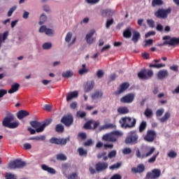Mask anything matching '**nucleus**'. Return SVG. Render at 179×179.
Masks as SVG:
<instances>
[{
	"label": "nucleus",
	"instance_id": "1",
	"mask_svg": "<svg viewBox=\"0 0 179 179\" xmlns=\"http://www.w3.org/2000/svg\"><path fill=\"white\" fill-rule=\"evenodd\" d=\"M15 120V116L10 112H7V116L4 117L2 121V125L6 128H9L10 129H15L19 127V122H13Z\"/></svg>",
	"mask_w": 179,
	"mask_h": 179
},
{
	"label": "nucleus",
	"instance_id": "2",
	"mask_svg": "<svg viewBox=\"0 0 179 179\" xmlns=\"http://www.w3.org/2000/svg\"><path fill=\"white\" fill-rule=\"evenodd\" d=\"M155 150H156V148L151 147L149 150L145 148L141 151L139 149H137L136 151V156L138 159H146V157H150L152 156V153H155Z\"/></svg>",
	"mask_w": 179,
	"mask_h": 179
},
{
	"label": "nucleus",
	"instance_id": "3",
	"mask_svg": "<svg viewBox=\"0 0 179 179\" xmlns=\"http://www.w3.org/2000/svg\"><path fill=\"white\" fill-rule=\"evenodd\" d=\"M120 124L122 128H124L125 129L127 128H134L136 124V119L129 117H122L120 120Z\"/></svg>",
	"mask_w": 179,
	"mask_h": 179
},
{
	"label": "nucleus",
	"instance_id": "4",
	"mask_svg": "<svg viewBox=\"0 0 179 179\" xmlns=\"http://www.w3.org/2000/svg\"><path fill=\"white\" fill-rule=\"evenodd\" d=\"M27 164L26 162L22 161L21 159H17L14 161H11L8 166V169L10 170H16V169H24Z\"/></svg>",
	"mask_w": 179,
	"mask_h": 179
},
{
	"label": "nucleus",
	"instance_id": "5",
	"mask_svg": "<svg viewBox=\"0 0 179 179\" xmlns=\"http://www.w3.org/2000/svg\"><path fill=\"white\" fill-rule=\"evenodd\" d=\"M170 13H171V8L170 7L166 9L159 8L155 13V16L157 17L158 19H167Z\"/></svg>",
	"mask_w": 179,
	"mask_h": 179
},
{
	"label": "nucleus",
	"instance_id": "6",
	"mask_svg": "<svg viewBox=\"0 0 179 179\" xmlns=\"http://www.w3.org/2000/svg\"><path fill=\"white\" fill-rule=\"evenodd\" d=\"M138 139H139V136L136 132L131 131L125 139V143L127 145H136V143H138Z\"/></svg>",
	"mask_w": 179,
	"mask_h": 179
},
{
	"label": "nucleus",
	"instance_id": "7",
	"mask_svg": "<svg viewBox=\"0 0 179 179\" xmlns=\"http://www.w3.org/2000/svg\"><path fill=\"white\" fill-rule=\"evenodd\" d=\"M162 40H166L162 43V45H177V44H179V38H171L170 36H165L162 38Z\"/></svg>",
	"mask_w": 179,
	"mask_h": 179
},
{
	"label": "nucleus",
	"instance_id": "8",
	"mask_svg": "<svg viewBox=\"0 0 179 179\" xmlns=\"http://www.w3.org/2000/svg\"><path fill=\"white\" fill-rule=\"evenodd\" d=\"M138 76L140 79H144L145 80L150 79L153 76V71L143 69L138 73Z\"/></svg>",
	"mask_w": 179,
	"mask_h": 179
},
{
	"label": "nucleus",
	"instance_id": "9",
	"mask_svg": "<svg viewBox=\"0 0 179 179\" xmlns=\"http://www.w3.org/2000/svg\"><path fill=\"white\" fill-rule=\"evenodd\" d=\"M29 124L38 133L43 132L45 129V124H41V122L37 120L31 121Z\"/></svg>",
	"mask_w": 179,
	"mask_h": 179
},
{
	"label": "nucleus",
	"instance_id": "10",
	"mask_svg": "<svg viewBox=\"0 0 179 179\" xmlns=\"http://www.w3.org/2000/svg\"><path fill=\"white\" fill-rule=\"evenodd\" d=\"M135 100V94H127L120 99L121 103H124L126 104H131Z\"/></svg>",
	"mask_w": 179,
	"mask_h": 179
},
{
	"label": "nucleus",
	"instance_id": "11",
	"mask_svg": "<svg viewBox=\"0 0 179 179\" xmlns=\"http://www.w3.org/2000/svg\"><path fill=\"white\" fill-rule=\"evenodd\" d=\"M156 139V131L155 130H148L144 136V141L152 143Z\"/></svg>",
	"mask_w": 179,
	"mask_h": 179
},
{
	"label": "nucleus",
	"instance_id": "12",
	"mask_svg": "<svg viewBox=\"0 0 179 179\" xmlns=\"http://www.w3.org/2000/svg\"><path fill=\"white\" fill-rule=\"evenodd\" d=\"M50 143L53 145H60L61 146L66 145V139L64 138H58L57 137H52L49 140Z\"/></svg>",
	"mask_w": 179,
	"mask_h": 179
},
{
	"label": "nucleus",
	"instance_id": "13",
	"mask_svg": "<svg viewBox=\"0 0 179 179\" xmlns=\"http://www.w3.org/2000/svg\"><path fill=\"white\" fill-rule=\"evenodd\" d=\"M95 169L97 173H101V171H104V170L108 169V163L99 162L95 164Z\"/></svg>",
	"mask_w": 179,
	"mask_h": 179
},
{
	"label": "nucleus",
	"instance_id": "14",
	"mask_svg": "<svg viewBox=\"0 0 179 179\" xmlns=\"http://www.w3.org/2000/svg\"><path fill=\"white\" fill-rule=\"evenodd\" d=\"M162 174V171L160 169H153L152 172H149L147 173L148 178H152L156 179L159 178L160 177V175Z\"/></svg>",
	"mask_w": 179,
	"mask_h": 179
},
{
	"label": "nucleus",
	"instance_id": "15",
	"mask_svg": "<svg viewBox=\"0 0 179 179\" xmlns=\"http://www.w3.org/2000/svg\"><path fill=\"white\" fill-rule=\"evenodd\" d=\"M94 33H96V31L94 29H92L85 36V40L87 44H93V43L96 41V38H92L93 37V36H94Z\"/></svg>",
	"mask_w": 179,
	"mask_h": 179
},
{
	"label": "nucleus",
	"instance_id": "16",
	"mask_svg": "<svg viewBox=\"0 0 179 179\" xmlns=\"http://www.w3.org/2000/svg\"><path fill=\"white\" fill-rule=\"evenodd\" d=\"M102 141H105V142H117V137L114 136L113 132H111L103 135Z\"/></svg>",
	"mask_w": 179,
	"mask_h": 179
},
{
	"label": "nucleus",
	"instance_id": "17",
	"mask_svg": "<svg viewBox=\"0 0 179 179\" xmlns=\"http://www.w3.org/2000/svg\"><path fill=\"white\" fill-rule=\"evenodd\" d=\"M143 171H145V165L143 164H140L136 167L131 168V173L134 174H141Z\"/></svg>",
	"mask_w": 179,
	"mask_h": 179
},
{
	"label": "nucleus",
	"instance_id": "18",
	"mask_svg": "<svg viewBox=\"0 0 179 179\" xmlns=\"http://www.w3.org/2000/svg\"><path fill=\"white\" fill-rule=\"evenodd\" d=\"M129 87V83H124L122 85H120V87L118 88L117 91L115 92V94L116 96H118L119 94H122V93H124L127 89Z\"/></svg>",
	"mask_w": 179,
	"mask_h": 179
},
{
	"label": "nucleus",
	"instance_id": "19",
	"mask_svg": "<svg viewBox=\"0 0 179 179\" xmlns=\"http://www.w3.org/2000/svg\"><path fill=\"white\" fill-rule=\"evenodd\" d=\"M39 33H45L47 36H52L54 30L47 28L45 25H42L39 29Z\"/></svg>",
	"mask_w": 179,
	"mask_h": 179
},
{
	"label": "nucleus",
	"instance_id": "20",
	"mask_svg": "<svg viewBox=\"0 0 179 179\" xmlns=\"http://www.w3.org/2000/svg\"><path fill=\"white\" fill-rule=\"evenodd\" d=\"M169 76V71L166 69H162L158 71L157 73V78L159 80H163V79H166Z\"/></svg>",
	"mask_w": 179,
	"mask_h": 179
},
{
	"label": "nucleus",
	"instance_id": "21",
	"mask_svg": "<svg viewBox=\"0 0 179 179\" xmlns=\"http://www.w3.org/2000/svg\"><path fill=\"white\" fill-rule=\"evenodd\" d=\"M93 87H94V81H89L85 86L84 92L89 93L91 90H93Z\"/></svg>",
	"mask_w": 179,
	"mask_h": 179
},
{
	"label": "nucleus",
	"instance_id": "22",
	"mask_svg": "<svg viewBox=\"0 0 179 179\" xmlns=\"http://www.w3.org/2000/svg\"><path fill=\"white\" fill-rule=\"evenodd\" d=\"M28 115H30V113L27 112V110H20L17 113V117L18 120H23L24 117H27Z\"/></svg>",
	"mask_w": 179,
	"mask_h": 179
},
{
	"label": "nucleus",
	"instance_id": "23",
	"mask_svg": "<svg viewBox=\"0 0 179 179\" xmlns=\"http://www.w3.org/2000/svg\"><path fill=\"white\" fill-rule=\"evenodd\" d=\"M41 169L43 170V171H47L50 174H55L57 171L53 168L49 167L48 166L45 164L41 165Z\"/></svg>",
	"mask_w": 179,
	"mask_h": 179
},
{
	"label": "nucleus",
	"instance_id": "24",
	"mask_svg": "<svg viewBox=\"0 0 179 179\" xmlns=\"http://www.w3.org/2000/svg\"><path fill=\"white\" fill-rule=\"evenodd\" d=\"M19 87H20V85L17 83H15L14 85H11V88L8 91V93L12 94V93H15L19 90Z\"/></svg>",
	"mask_w": 179,
	"mask_h": 179
},
{
	"label": "nucleus",
	"instance_id": "25",
	"mask_svg": "<svg viewBox=\"0 0 179 179\" xmlns=\"http://www.w3.org/2000/svg\"><path fill=\"white\" fill-rule=\"evenodd\" d=\"M76 41V36H72V34L69 33L68 34L69 47H71V45H73V44H75Z\"/></svg>",
	"mask_w": 179,
	"mask_h": 179
},
{
	"label": "nucleus",
	"instance_id": "26",
	"mask_svg": "<svg viewBox=\"0 0 179 179\" xmlns=\"http://www.w3.org/2000/svg\"><path fill=\"white\" fill-rule=\"evenodd\" d=\"M101 97H103V92L101 91H96L92 94V100H98V99H101Z\"/></svg>",
	"mask_w": 179,
	"mask_h": 179
},
{
	"label": "nucleus",
	"instance_id": "27",
	"mask_svg": "<svg viewBox=\"0 0 179 179\" xmlns=\"http://www.w3.org/2000/svg\"><path fill=\"white\" fill-rule=\"evenodd\" d=\"M79 96V92L78 91H73L68 93V100H73V99H77Z\"/></svg>",
	"mask_w": 179,
	"mask_h": 179
},
{
	"label": "nucleus",
	"instance_id": "28",
	"mask_svg": "<svg viewBox=\"0 0 179 179\" xmlns=\"http://www.w3.org/2000/svg\"><path fill=\"white\" fill-rule=\"evenodd\" d=\"M117 113H119V114H122V115L128 114V113H129V110L128 109L127 107L121 106L117 108Z\"/></svg>",
	"mask_w": 179,
	"mask_h": 179
},
{
	"label": "nucleus",
	"instance_id": "29",
	"mask_svg": "<svg viewBox=\"0 0 179 179\" xmlns=\"http://www.w3.org/2000/svg\"><path fill=\"white\" fill-rule=\"evenodd\" d=\"M68 159V157H66L64 154L63 153H59L56 155V159L58 160L59 162H65Z\"/></svg>",
	"mask_w": 179,
	"mask_h": 179
},
{
	"label": "nucleus",
	"instance_id": "30",
	"mask_svg": "<svg viewBox=\"0 0 179 179\" xmlns=\"http://www.w3.org/2000/svg\"><path fill=\"white\" fill-rule=\"evenodd\" d=\"M144 115L146 118H152V117H153V110L150 108H146L144 111Z\"/></svg>",
	"mask_w": 179,
	"mask_h": 179
},
{
	"label": "nucleus",
	"instance_id": "31",
	"mask_svg": "<svg viewBox=\"0 0 179 179\" xmlns=\"http://www.w3.org/2000/svg\"><path fill=\"white\" fill-rule=\"evenodd\" d=\"M171 116V114L170 113V112H166L165 113V114L164 115V117H161L159 119V121L161 122H166L168 120H169L170 117Z\"/></svg>",
	"mask_w": 179,
	"mask_h": 179
},
{
	"label": "nucleus",
	"instance_id": "32",
	"mask_svg": "<svg viewBox=\"0 0 179 179\" xmlns=\"http://www.w3.org/2000/svg\"><path fill=\"white\" fill-rule=\"evenodd\" d=\"M55 131L57 132L58 134H62L64 131L65 130V128L64 127V125L62 124H58L55 126Z\"/></svg>",
	"mask_w": 179,
	"mask_h": 179
},
{
	"label": "nucleus",
	"instance_id": "33",
	"mask_svg": "<svg viewBox=\"0 0 179 179\" xmlns=\"http://www.w3.org/2000/svg\"><path fill=\"white\" fill-rule=\"evenodd\" d=\"M139 38H141V34L136 31H134V33L133 34V37H132V41H134V43H138V40H139Z\"/></svg>",
	"mask_w": 179,
	"mask_h": 179
},
{
	"label": "nucleus",
	"instance_id": "34",
	"mask_svg": "<svg viewBox=\"0 0 179 179\" xmlns=\"http://www.w3.org/2000/svg\"><path fill=\"white\" fill-rule=\"evenodd\" d=\"M28 141H45V136L42 135L31 137L28 139Z\"/></svg>",
	"mask_w": 179,
	"mask_h": 179
},
{
	"label": "nucleus",
	"instance_id": "35",
	"mask_svg": "<svg viewBox=\"0 0 179 179\" xmlns=\"http://www.w3.org/2000/svg\"><path fill=\"white\" fill-rule=\"evenodd\" d=\"M102 15L103 16H113V15H114V11L111 9H106L102 10Z\"/></svg>",
	"mask_w": 179,
	"mask_h": 179
},
{
	"label": "nucleus",
	"instance_id": "36",
	"mask_svg": "<svg viewBox=\"0 0 179 179\" xmlns=\"http://www.w3.org/2000/svg\"><path fill=\"white\" fill-rule=\"evenodd\" d=\"M164 2L163 0H152V6L155 8V6H162Z\"/></svg>",
	"mask_w": 179,
	"mask_h": 179
},
{
	"label": "nucleus",
	"instance_id": "37",
	"mask_svg": "<svg viewBox=\"0 0 179 179\" xmlns=\"http://www.w3.org/2000/svg\"><path fill=\"white\" fill-rule=\"evenodd\" d=\"M111 128H116L115 125L113 124H104L103 126H102L101 128H100V131H103L104 129H110Z\"/></svg>",
	"mask_w": 179,
	"mask_h": 179
},
{
	"label": "nucleus",
	"instance_id": "38",
	"mask_svg": "<svg viewBox=\"0 0 179 179\" xmlns=\"http://www.w3.org/2000/svg\"><path fill=\"white\" fill-rule=\"evenodd\" d=\"M167 156L169 157V159H176V157H177V152L171 150L167 152Z\"/></svg>",
	"mask_w": 179,
	"mask_h": 179
},
{
	"label": "nucleus",
	"instance_id": "39",
	"mask_svg": "<svg viewBox=\"0 0 179 179\" xmlns=\"http://www.w3.org/2000/svg\"><path fill=\"white\" fill-rule=\"evenodd\" d=\"M61 170H62L63 174H64V176H66V174L68 173V164H66V163L62 164Z\"/></svg>",
	"mask_w": 179,
	"mask_h": 179
},
{
	"label": "nucleus",
	"instance_id": "40",
	"mask_svg": "<svg viewBox=\"0 0 179 179\" xmlns=\"http://www.w3.org/2000/svg\"><path fill=\"white\" fill-rule=\"evenodd\" d=\"M6 179H17V176L15 174L10 173H6L5 174Z\"/></svg>",
	"mask_w": 179,
	"mask_h": 179
},
{
	"label": "nucleus",
	"instance_id": "41",
	"mask_svg": "<svg viewBox=\"0 0 179 179\" xmlns=\"http://www.w3.org/2000/svg\"><path fill=\"white\" fill-rule=\"evenodd\" d=\"M148 126V124L146 122L143 121L139 126V132H143L145 129H146V127Z\"/></svg>",
	"mask_w": 179,
	"mask_h": 179
},
{
	"label": "nucleus",
	"instance_id": "42",
	"mask_svg": "<svg viewBox=\"0 0 179 179\" xmlns=\"http://www.w3.org/2000/svg\"><path fill=\"white\" fill-rule=\"evenodd\" d=\"M78 152L80 156H87V150L83 149V148H79L78 149Z\"/></svg>",
	"mask_w": 179,
	"mask_h": 179
},
{
	"label": "nucleus",
	"instance_id": "43",
	"mask_svg": "<svg viewBox=\"0 0 179 179\" xmlns=\"http://www.w3.org/2000/svg\"><path fill=\"white\" fill-rule=\"evenodd\" d=\"M93 145H94V141L92 138H89L83 143V145L85 147L93 146Z\"/></svg>",
	"mask_w": 179,
	"mask_h": 179
},
{
	"label": "nucleus",
	"instance_id": "44",
	"mask_svg": "<svg viewBox=\"0 0 179 179\" xmlns=\"http://www.w3.org/2000/svg\"><path fill=\"white\" fill-rule=\"evenodd\" d=\"M131 36H132V34L131 33V30H129V29H126L123 32V36L125 38H130Z\"/></svg>",
	"mask_w": 179,
	"mask_h": 179
},
{
	"label": "nucleus",
	"instance_id": "45",
	"mask_svg": "<svg viewBox=\"0 0 179 179\" xmlns=\"http://www.w3.org/2000/svg\"><path fill=\"white\" fill-rule=\"evenodd\" d=\"M46 20H47V16L44 14H42L40 17L39 24L41 26V24H44V23H45Z\"/></svg>",
	"mask_w": 179,
	"mask_h": 179
},
{
	"label": "nucleus",
	"instance_id": "46",
	"mask_svg": "<svg viewBox=\"0 0 179 179\" xmlns=\"http://www.w3.org/2000/svg\"><path fill=\"white\" fill-rule=\"evenodd\" d=\"M112 134L113 136H115V138H120L122 136V135H124L122 131H112Z\"/></svg>",
	"mask_w": 179,
	"mask_h": 179
},
{
	"label": "nucleus",
	"instance_id": "47",
	"mask_svg": "<svg viewBox=\"0 0 179 179\" xmlns=\"http://www.w3.org/2000/svg\"><path fill=\"white\" fill-rule=\"evenodd\" d=\"M78 73H80V75H84V73H87V69H86V64H83V68L79 70Z\"/></svg>",
	"mask_w": 179,
	"mask_h": 179
},
{
	"label": "nucleus",
	"instance_id": "48",
	"mask_svg": "<svg viewBox=\"0 0 179 179\" xmlns=\"http://www.w3.org/2000/svg\"><path fill=\"white\" fill-rule=\"evenodd\" d=\"M116 156H117V150H115L110 151L108 155V157L109 159H113V158L115 157Z\"/></svg>",
	"mask_w": 179,
	"mask_h": 179
},
{
	"label": "nucleus",
	"instance_id": "49",
	"mask_svg": "<svg viewBox=\"0 0 179 179\" xmlns=\"http://www.w3.org/2000/svg\"><path fill=\"white\" fill-rule=\"evenodd\" d=\"M93 120H90L87 122L84 125V128H85V129H90V128H92V124H93Z\"/></svg>",
	"mask_w": 179,
	"mask_h": 179
},
{
	"label": "nucleus",
	"instance_id": "50",
	"mask_svg": "<svg viewBox=\"0 0 179 179\" xmlns=\"http://www.w3.org/2000/svg\"><path fill=\"white\" fill-rule=\"evenodd\" d=\"M61 122L62 124H64V125H66V127H68V115H64L61 119Z\"/></svg>",
	"mask_w": 179,
	"mask_h": 179
},
{
	"label": "nucleus",
	"instance_id": "51",
	"mask_svg": "<svg viewBox=\"0 0 179 179\" xmlns=\"http://www.w3.org/2000/svg\"><path fill=\"white\" fill-rule=\"evenodd\" d=\"M164 113V108L158 109L156 111V117H162Z\"/></svg>",
	"mask_w": 179,
	"mask_h": 179
},
{
	"label": "nucleus",
	"instance_id": "52",
	"mask_svg": "<svg viewBox=\"0 0 179 179\" xmlns=\"http://www.w3.org/2000/svg\"><path fill=\"white\" fill-rule=\"evenodd\" d=\"M123 155H131L132 150L130 148H126L122 150Z\"/></svg>",
	"mask_w": 179,
	"mask_h": 179
},
{
	"label": "nucleus",
	"instance_id": "53",
	"mask_svg": "<svg viewBox=\"0 0 179 179\" xmlns=\"http://www.w3.org/2000/svg\"><path fill=\"white\" fill-rule=\"evenodd\" d=\"M51 47H52V44H51V43H45L43 45V50H50L51 49Z\"/></svg>",
	"mask_w": 179,
	"mask_h": 179
},
{
	"label": "nucleus",
	"instance_id": "54",
	"mask_svg": "<svg viewBox=\"0 0 179 179\" xmlns=\"http://www.w3.org/2000/svg\"><path fill=\"white\" fill-rule=\"evenodd\" d=\"M15 10H16V6H13L12 8H10L7 13V16H8V17H10Z\"/></svg>",
	"mask_w": 179,
	"mask_h": 179
},
{
	"label": "nucleus",
	"instance_id": "55",
	"mask_svg": "<svg viewBox=\"0 0 179 179\" xmlns=\"http://www.w3.org/2000/svg\"><path fill=\"white\" fill-rule=\"evenodd\" d=\"M147 23L149 26V27H151V29H153L155 27V21L152 19L147 20Z\"/></svg>",
	"mask_w": 179,
	"mask_h": 179
},
{
	"label": "nucleus",
	"instance_id": "56",
	"mask_svg": "<svg viewBox=\"0 0 179 179\" xmlns=\"http://www.w3.org/2000/svg\"><path fill=\"white\" fill-rule=\"evenodd\" d=\"M73 124V116L72 115H68V127H71V125Z\"/></svg>",
	"mask_w": 179,
	"mask_h": 179
},
{
	"label": "nucleus",
	"instance_id": "57",
	"mask_svg": "<svg viewBox=\"0 0 179 179\" xmlns=\"http://www.w3.org/2000/svg\"><path fill=\"white\" fill-rule=\"evenodd\" d=\"M157 156H159V152H157L155 155L150 157L148 159V163H155V162H156V159H157Z\"/></svg>",
	"mask_w": 179,
	"mask_h": 179
},
{
	"label": "nucleus",
	"instance_id": "58",
	"mask_svg": "<svg viewBox=\"0 0 179 179\" xmlns=\"http://www.w3.org/2000/svg\"><path fill=\"white\" fill-rule=\"evenodd\" d=\"M120 167H121V164L120 163H117L109 166V169L110 170H115V169H120Z\"/></svg>",
	"mask_w": 179,
	"mask_h": 179
},
{
	"label": "nucleus",
	"instance_id": "59",
	"mask_svg": "<svg viewBox=\"0 0 179 179\" xmlns=\"http://www.w3.org/2000/svg\"><path fill=\"white\" fill-rule=\"evenodd\" d=\"M70 108H71V110H76V108H78V102L73 101L70 103Z\"/></svg>",
	"mask_w": 179,
	"mask_h": 179
},
{
	"label": "nucleus",
	"instance_id": "60",
	"mask_svg": "<svg viewBox=\"0 0 179 179\" xmlns=\"http://www.w3.org/2000/svg\"><path fill=\"white\" fill-rule=\"evenodd\" d=\"M6 94H8L7 90H4V89L0 90V99H2V97H3V96H5Z\"/></svg>",
	"mask_w": 179,
	"mask_h": 179
},
{
	"label": "nucleus",
	"instance_id": "61",
	"mask_svg": "<svg viewBox=\"0 0 179 179\" xmlns=\"http://www.w3.org/2000/svg\"><path fill=\"white\" fill-rule=\"evenodd\" d=\"M144 47H148V45H152L153 44V39H148L145 41Z\"/></svg>",
	"mask_w": 179,
	"mask_h": 179
},
{
	"label": "nucleus",
	"instance_id": "62",
	"mask_svg": "<svg viewBox=\"0 0 179 179\" xmlns=\"http://www.w3.org/2000/svg\"><path fill=\"white\" fill-rule=\"evenodd\" d=\"M77 117H79L80 118H84V117H86V113L82 112V111H78Z\"/></svg>",
	"mask_w": 179,
	"mask_h": 179
},
{
	"label": "nucleus",
	"instance_id": "63",
	"mask_svg": "<svg viewBox=\"0 0 179 179\" xmlns=\"http://www.w3.org/2000/svg\"><path fill=\"white\" fill-rule=\"evenodd\" d=\"M96 76L97 78H99V79L101 78L103 76H104V72L103 71V70H99L96 72Z\"/></svg>",
	"mask_w": 179,
	"mask_h": 179
},
{
	"label": "nucleus",
	"instance_id": "64",
	"mask_svg": "<svg viewBox=\"0 0 179 179\" xmlns=\"http://www.w3.org/2000/svg\"><path fill=\"white\" fill-rule=\"evenodd\" d=\"M103 148L106 150H107V149H113V148H114V145L111 144V143H105L103 145Z\"/></svg>",
	"mask_w": 179,
	"mask_h": 179
}]
</instances>
